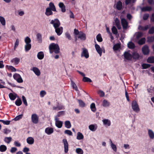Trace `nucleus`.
<instances>
[{
  "label": "nucleus",
  "mask_w": 154,
  "mask_h": 154,
  "mask_svg": "<svg viewBox=\"0 0 154 154\" xmlns=\"http://www.w3.org/2000/svg\"><path fill=\"white\" fill-rule=\"evenodd\" d=\"M49 50L50 53H52L54 52L56 54H58L60 52V48L57 44L54 43L51 44L49 46Z\"/></svg>",
  "instance_id": "f257e3e1"
},
{
  "label": "nucleus",
  "mask_w": 154,
  "mask_h": 154,
  "mask_svg": "<svg viewBox=\"0 0 154 154\" xmlns=\"http://www.w3.org/2000/svg\"><path fill=\"white\" fill-rule=\"evenodd\" d=\"M132 108L133 110L136 112H138L140 110L137 102L135 100L133 101L131 103Z\"/></svg>",
  "instance_id": "f03ea898"
},
{
  "label": "nucleus",
  "mask_w": 154,
  "mask_h": 154,
  "mask_svg": "<svg viewBox=\"0 0 154 154\" xmlns=\"http://www.w3.org/2000/svg\"><path fill=\"white\" fill-rule=\"evenodd\" d=\"M51 23L53 25V26L54 28H56L59 27L60 25V23L57 19H54V20H52Z\"/></svg>",
  "instance_id": "7ed1b4c3"
},
{
  "label": "nucleus",
  "mask_w": 154,
  "mask_h": 154,
  "mask_svg": "<svg viewBox=\"0 0 154 154\" xmlns=\"http://www.w3.org/2000/svg\"><path fill=\"white\" fill-rule=\"evenodd\" d=\"M82 51L81 53V57H85L86 58H88L89 57V54L88 50L85 48H82Z\"/></svg>",
  "instance_id": "20e7f679"
},
{
  "label": "nucleus",
  "mask_w": 154,
  "mask_h": 154,
  "mask_svg": "<svg viewBox=\"0 0 154 154\" xmlns=\"http://www.w3.org/2000/svg\"><path fill=\"white\" fill-rule=\"evenodd\" d=\"M142 51L144 55H147L149 54V49L148 46L145 45L142 48Z\"/></svg>",
  "instance_id": "39448f33"
},
{
  "label": "nucleus",
  "mask_w": 154,
  "mask_h": 154,
  "mask_svg": "<svg viewBox=\"0 0 154 154\" xmlns=\"http://www.w3.org/2000/svg\"><path fill=\"white\" fill-rule=\"evenodd\" d=\"M31 119L33 123L35 124L38 123V118L37 115L35 114H32L31 116Z\"/></svg>",
  "instance_id": "423d86ee"
},
{
  "label": "nucleus",
  "mask_w": 154,
  "mask_h": 154,
  "mask_svg": "<svg viewBox=\"0 0 154 154\" xmlns=\"http://www.w3.org/2000/svg\"><path fill=\"white\" fill-rule=\"evenodd\" d=\"M124 57L125 59L130 60L132 59V54L128 51H125L124 53Z\"/></svg>",
  "instance_id": "0eeeda50"
},
{
  "label": "nucleus",
  "mask_w": 154,
  "mask_h": 154,
  "mask_svg": "<svg viewBox=\"0 0 154 154\" xmlns=\"http://www.w3.org/2000/svg\"><path fill=\"white\" fill-rule=\"evenodd\" d=\"M77 38L81 40L85 41L86 39L85 34L82 32H80V33L77 35Z\"/></svg>",
  "instance_id": "6e6552de"
},
{
  "label": "nucleus",
  "mask_w": 154,
  "mask_h": 154,
  "mask_svg": "<svg viewBox=\"0 0 154 154\" xmlns=\"http://www.w3.org/2000/svg\"><path fill=\"white\" fill-rule=\"evenodd\" d=\"M63 141L64 145V152L66 153L68 151V143L66 139H63Z\"/></svg>",
  "instance_id": "1a4fd4ad"
},
{
  "label": "nucleus",
  "mask_w": 154,
  "mask_h": 154,
  "mask_svg": "<svg viewBox=\"0 0 154 154\" xmlns=\"http://www.w3.org/2000/svg\"><path fill=\"white\" fill-rule=\"evenodd\" d=\"M95 47L97 51L99 54L100 56H101L102 54V50L100 46L96 44L95 45Z\"/></svg>",
  "instance_id": "9d476101"
},
{
  "label": "nucleus",
  "mask_w": 154,
  "mask_h": 154,
  "mask_svg": "<svg viewBox=\"0 0 154 154\" xmlns=\"http://www.w3.org/2000/svg\"><path fill=\"white\" fill-rule=\"evenodd\" d=\"M122 26L124 29H126L128 26V23L125 19L122 18L121 20Z\"/></svg>",
  "instance_id": "9b49d317"
},
{
  "label": "nucleus",
  "mask_w": 154,
  "mask_h": 154,
  "mask_svg": "<svg viewBox=\"0 0 154 154\" xmlns=\"http://www.w3.org/2000/svg\"><path fill=\"white\" fill-rule=\"evenodd\" d=\"M55 32L57 33L58 35H60L63 32V28L62 27L57 28H55Z\"/></svg>",
  "instance_id": "f8f14e48"
},
{
  "label": "nucleus",
  "mask_w": 154,
  "mask_h": 154,
  "mask_svg": "<svg viewBox=\"0 0 154 154\" xmlns=\"http://www.w3.org/2000/svg\"><path fill=\"white\" fill-rule=\"evenodd\" d=\"M45 132L48 135H50L53 133L54 129L52 128L48 127L45 128Z\"/></svg>",
  "instance_id": "ddd939ff"
},
{
  "label": "nucleus",
  "mask_w": 154,
  "mask_h": 154,
  "mask_svg": "<svg viewBox=\"0 0 154 154\" xmlns=\"http://www.w3.org/2000/svg\"><path fill=\"white\" fill-rule=\"evenodd\" d=\"M132 59L133 58L135 60L138 59L140 57L139 54L136 51L132 53Z\"/></svg>",
  "instance_id": "4468645a"
},
{
  "label": "nucleus",
  "mask_w": 154,
  "mask_h": 154,
  "mask_svg": "<svg viewBox=\"0 0 154 154\" xmlns=\"http://www.w3.org/2000/svg\"><path fill=\"white\" fill-rule=\"evenodd\" d=\"M55 125L59 128H60L62 127L63 125V122L59 120L55 119Z\"/></svg>",
  "instance_id": "2eb2a0df"
},
{
  "label": "nucleus",
  "mask_w": 154,
  "mask_h": 154,
  "mask_svg": "<svg viewBox=\"0 0 154 154\" xmlns=\"http://www.w3.org/2000/svg\"><path fill=\"white\" fill-rule=\"evenodd\" d=\"M52 11L49 8H47L46 9L45 13V15L47 16L52 15L53 14V13Z\"/></svg>",
  "instance_id": "dca6fc26"
},
{
  "label": "nucleus",
  "mask_w": 154,
  "mask_h": 154,
  "mask_svg": "<svg viewBox=\"0 0 154 154\" xmlns=\"http://www.w3.org/2000/svg\"><path fill=\"white\" fill-rule=\"evenodd\" d=\"M64 111H61L58 112L57 115L55 116L54 119L59 120V119L58 118L64 115Z\"/></svg>",
  "instance_id": "f3484780"
},
{
  "label": "nucleus",
  "mask_w": 154,
  "mask_h": 154,
  "mask_svg": "<svg viewBox=\"0 0 154 154\" xmlns=\"http://www.w3.org/2000/svg\"><path fill=\"white\" fill-rule=\"evenodd\" d=\"M97 126L96 124H91L89 125V129L92 131H95L97 129Z\"/></svg>",
  "instance_id": "a211bd4d"
},
{
  "label": "nucleus",
  "mask_w": 154,
  "mask_h": 154,
  "mask_svg": "<svg viewBox=\"0 0 154 154\" xmlns=\"http://www.w3.org/2000/svg\"><path fill=\"white\" fill-rule=\"evenodd\" d=\"M141 10V11L143 12L149 11L152 10V8L150 6H146L142 8Z\"/></svg>",
  "instance_id": "6ab92c4d"
},
{
  "label": "nucleus",
  "mask_w": 154,
  "mask_h": 154,
  "mask_svg": "<svg viewBox=\"0 0 154 154\" xmlns=\"http://www.w3.org/2000/svg\"><path fill=\"white\" fill-rule=\"evenodd\" d=\"M26 141L27 143L29 144H33L34 141V139L31 137H28L26 139Z\"/></svg>",
  "instance_id": "aec40b11"
},
{
  "label": "nucleus",
  "mask_w": 154,
  "mask_h": 154,
  "mask_svg": "<svg viewBox=\"0 0 154 154\" xmlns=\"http://www.w3.org/2000/svg\"><path fill=\"white\" fill-rule=\"evenodd\" d=\"M59 6L61 9V11L63 12H65L66 11L65 6L62 2H60L59 4Z\"/></svg>",
  "instance_id": "412c9836"
},
{
  "label": "nucleus",
  "mask_w": 154,
  "mask_h": 154,
  "mask_svg": "<svg viewBox=\"0 0 154 154\" xmlns=\"http://www.w3.org/2000/svg\"><path fill=\"white\" fill-rule=\"evenodd\" d=\"M32 70L35 73L37 76H39L40 75V72L39 70L36 67H33Z\"/></svg>",
  "instance_id": "4be33fe9"
},
{
  "label": "nucleus",
  "mask_w": 154,
  "mask_h": 154,
  "mask_svg": "<svg viewBox=\"0 0 154 154\" xmlns=\"http://www.w3.org/2000/svg\"><path fill=\"white\" fill-rule=\"evenodd\" d=\"M44 54L42 51H40L38 52L37 55V57L39 60L42 59L44 58Z\"/></svg>",
  "instance_id": "5701e85b"
},
{
  "label": "nucleus",
  "mask_w": 154,
  "mask_h": 154,
  "mask_svg": "<svg viewBox=\"0 0 154 154\" xmlns=\"http://www.w3.org/2000/svg\"><path fill=\"white\" fill-rule=\"evenodd\" d=\"M122 2L120 1H118L116 5V8L119 10L122 9Z\"/></svg>",
  "instance_id": "b1692460"
},
{
  "label": "nucleus",
  "mask_w": 154,
  "mask_h": 154,
  "mask_svg": "<svg viewBox=\"0 0 154 154\" xmlns=\"http://www.w3.org/2000/svg\"><path fill=\"white\" fill-rule=\"evenodd\" d=\"M49 7L50 8L52 11H56L55 7L54 4L52 2H51L49 4Z\"/></svg>",
  "instance_id": "393cba45"
},
{
  "label": "nucleus",
  "mask_w": 154,
  "mask_h": 154,
  "mask_svg": "<svg viewBox=\"0 0 154 154\" xmlns=\"http://www.w3.org/2000/svg\"><path fill=\"white\" fill-rule=\"evenodd\" d=\"M148 134L150 139H153L154 138V133L151 130H148Z\"/></svg>",
  "instance_id": "a878e982"
},
{
  "label": "nucleus",
  "mask_w": 154,
  "mask_h": 154,
  "mask_svg": "<svg viewBox=\"0 0 154 154\" xmlns=\"http://www.w3.org/2000/svg\"><path fill=\"white\" fill-rule=\"evenodd\" d=\"M128 47L130 49H133L135 48V46L134 43L130 42L128 44Z\"/></svg>",
  "instance_id": "bb28decb"
},
{
  "label": "nucleus",
  "mask_w": 154,
  "mask_h": 154,
  "mask_svg": "<svg viewBox=\"0 0 154 154\" xmlns=\"http://www.w3.org/2000/svg\"><path fill=\"white\" fill-rule=\"evenodd\" d=\"M103 124L105 125H107L109 126L111 125V122L110 120L108 119H104L102 120Z\"/></svg>",
  "instance_id": "cd10ccee"
},
{
  "label": "nucleus",
  "mask_w": 154,
  "mask_h": 154,
  "mask_svg": "<svg viewBox=\"0 0 154 154\" xmlns=\"http://www.w3.org/2000/svg\"><path fill=\"white\" fill-rule=\"evenodd\" d=\"M7 149V146L4 145H1L0 146V151L2 152H5Z\"/></svg>",
  "instance_id": "c85d7f7f"
},
{
  "label": "nucleus",
  "mask_w": 154,
  "mask_h": 154,
  "mask_svg": "<svg viewBox=\"0 0 154 154\" xmlns=\"http://www.w3.org/2000/svg\"><path fill=\"white\" fill-rule=\"evenodd\" d=\"M146 40L145 38H143L138 41L137 43L140 45H143L145 43Z\"/></svg>",
  "instance_id": "c756f323"
},
{
  "label": "nucleus",
  "mask_w": 154,
  "mask_h": 154,
  "mask_svg": "<svg viewBox=\"0 0 154 154\" xmlns=\"http://www.w3.org/2000/svg\"><path fill=\"white\" fill-rule=\"evenodd\" d=\"M20 61V59L18 57H15L11 60L12 63L14 62L15 64L17 65L18 64Z\"/></svg>",
  "instance_id": "7c9ffc66"
},
{
  "label": "nucleus",
  "mask_w": 154,
  "mask_h": 154,
  "mask_svg": "<svg viewBox=\"0 0 154 154\" xmlns=\"http://www.w3.org/2000/svg\"><path fill=\"white\" fill-rule=\"evenodd\" d=\"M76 138L78 140H81L84 138V136L82 133L78 132L77 134Z\"/></svg>",
  "instance_id": "2f4dec72"
},
{
  "label": "nucleus",
  "mask_w": 154,
  "mask_h": 154,
  "mask_svg": "<svg viewBox=\"0 0 154 154\" xmlns=\"http://www.w3.org/2000/svg\"><path fill=\"white\" fill-rule=\"evenodd\" d=\"M110 142L112 148L115 152H116L117 151V147L116 146L112 143L111 139H110Z\"/></svg>",
  "instance_id": "473e14b6"
},
{
  "label": "nucleus",
  "mask_w": 154,
  "mask_h": 154,
  "mask_svg": "<svg viewBox=\"0 0 154 154\" xmlns=\"http://www.w3.org/2000/svg\"><path fill=\"white\" fill-rule=\"evenodd\" d=\"M31 44H26L25 46V51L27 52L29 51L31 48Z\"/></svg>",
  "instance_id": "72a5a7b5"
},
{
  "label": "nucleus",
  "mask_w": 154,
  "mask_h": 154,
  "mask_svg": "<svg viewBox=\"0 0 154 154\" xmlns=\"http://www.w3.org/2000/svg\"><path fill=\"white\" fill-rule=\"evenodd\" d=\"M79 106L81 107H84L85 106V103L81 100H78Z\"/></svg>",
  "instance_id": "f704fd0d"
},
{
  "label": "nucleus",
  "mask_w": 154,
  "mask_h": 154,
  "mask_svg": "<svg viewBox=\"0 0 154 154\" xmlns=\"http://www.w3.org/2000/svg\"><path fill=\"white\" fill-rule=\"evenodd\" d=\"M65 126L67 128H69L71 127L70 122L69 121H66L65 122Z\"/></svg>",
  "instance_id": "c9c22d12"
},
{
  "label": "nucleus",
  "mask_w": 154,
  "mask_h": 154,
  "mask_svg": "<svg viewBox=\"0 0 154 154\" xmlns=\"http://www.w3.org/2000/svg\"><path fill=\"white\" fill-rule=\"evenodd\" d=\"M17 94H15V95H14L12 93H10L9 95V96L11 100H14L16 98Z\"/></svg>",
  "instance_id": "e433bc0d"
},
{
  "label": "nucleus",
  "mask_w": 154,
  "mask_h": 154,
  "mask_svg": "<svg viewBox=\"0 0 154 154\" xmlns=\"http://www.w3.org/2000/svg\"><path fill=\"white\" fill-rule=\"evenodd\" d=\"M12 140V138L11 137H5L4 139V141L7 143H9Z\"/></svg>",
  "instance_id": "4c0bfd02"
},
{
  "label": "nucleus",
  "mask_w": 154,
  "mask_h": 154,
  "mask_svg": "<svg viewBox=\"0 0 154 154\" xmlns=\"http://www.w3.org/2000/svg\"><path fill=\"white\" fill-rule=\"evenodd\" d=\"M147 62L150 63H154V57H150L147 59Z\"/></svg>",
  "instance_id": "58836bf2"
},
{
  "label": "nucleus",
  "mask_w": 154,
  "mask_h": 154,
  "mask_svg": "<svg viewBox=\"0 0 154 154\" xmlns=\"http://www.w3.org/2000/svg\"><path fill=\"white\" fill-rule=\"evenodd\" d=\"M15 104L17 106H20L22 103V102L20 99H17L15 101Z\"/></svg>",
  "instance_id": "ea45409f"
},
{
  "label": "nucleus",
  "mask_w": 154,
  "mask_h": 154,
  "mask_svg": "<svg viewBox=\"0 0 154 154\" xmlns=\"http://www.w3.org/2000/svg\"><path fill=\"white\" fill-rule=\"evenodd\" d=\"M0 22L1 24L4 26L5 25L6 21L5 18L2 16H0Z\"/></svg>",
  "instance_id": "a19ab883"
},
{
  "label": "nucleus",
  "mask_w": 154,
  "mask_h": 154,
  "mask_svg": "<svg viewBox=\"0 0 154 154\" xmlns=\"http://www.w3.org/2000/svg\"><path fill=\"white\" fill-rule=\"evenodd\" d=\"M96 39L99 42H101L103 41L101 35L100 33L97 35Z\"/></svg>",
  "instance_id": "79ce46f5"
},
{
  "label": "nucleus",
  "mask_w": 154,
  "mask_h": 154,
  "mask_svg": "<svg viewBox=\"0 0 154 154\" xmlns=\"http://www.w3.org/2000/svg\"><path fill=\"white\" fill-rule=\"evenodd\" d=\"M37 37L38 42L39 43H41L42 42V35L39 33L37 34Z\"/></svg>",
  "instance_id": "37998d69"
},
{
  "label": "nucleus",
  "mask_w": 154,
  "mask_h": 154,
  "mask_svg": "<svg viewBox=\"0 0 154 154\" xmlns=\"http://www.w3.org/2000/svg\"><path fill=\"white\" fill-rule=\"evenodd\" d=\"M82 81L85 82H92V80L91 79L85 76L83 78Z\"/></svg>",
  "instance_id": "c03bdc74"
},
{
  "label": "nucleus",
  "mask_w": 154,
  "mask_h": 154,
  "mask_svg": "<svg viewBox=\"0 0 154 154\" xmlns=\"http://www.w3.org/2000/svg\"><path fill=\"white\" fill-rule=\"evenodd\" d=\"M109 103L106 100H104L103 102L102 105L104 107H107L109 106Z\"/></svg>",
  "instance_id": "a18cd8bd"
},
{
  "label": "nucleus",
  "mask_w": 154,
  "mask_h": 154,
  "mask_svg": "<svg viewBox=\"0 0 154 154\" xmlns=\"http://www.w3.org/2000/svg\"><path fill=\"white\" fill-rule=\"evenodd\" d=\"M90 108L91 110L94 112L96 111L95 104L94 103H92L90 105Z\"/></svg>",
  "instance_id": "49530a36"
},
{
  "label": "nucleus",
  "mask_w": 154,
  "mask_h": 154,
  "mask_svg": "<svg viewBox=\"0 0 154 154\" xmlns=\"http://www.w3.org/2000/svg\"><path fill=\"white\" fill-rule=\"evenodd\" d=\"M71 85L73 88L75 89V90L76 91H78V88L72 80L71 81Z\"/></svg>",
  "instance_id": "de8ad7c7"
},
{
  "label": "nucleus",
  "mask_w": 154,
  "mask_h": 154,
  "mask_svg": "<svg viewBox=\"0 0 154 154\" xmlns=\"http://www.w3.org/2000/svg\"><path fill=\"white\" fill-rule=\"evenodd\" d=\"M6 67H8V69L11 70L12 72H15L16 71V69L12 66H8V65H6Z\"/></svg>",
  "instance_id": "09e8293b"
},
{
  "label": "nucleus",
  "mask_w": 154,
  "mask_h": 154,
  "mask_svg": "<svg viewBox=\"0 0 154 154\" xmlns=\"http://www.w3.org/2000/svg\"><path fill=\"white\" fill-rule=\"evenodd\" d=\"M112 31L113 33L115 35H117L118 33V31L115 26H113L112 28Z\"/></svg>",
  "instance_id": "8fccbe9b"
},
{
  "label": "nucleus",
  "mask_w": 154,
  "mask_h": 154,
  "mask_svg": "<svg viewBox=\"0 0 154 154\" xmlns=\"http://www.w3.org/2000/svg\"><path fill=\"white\" fill-rule=\"evenodd\" d=\"M76 152L78 154H83L84 152L83 150L80 148H78L76 149Z\"/></svg>",
  "instance_id": "3c124183"
},
{
  "label": "nucleus",
  "mask_w": 154,
  "mask_h": 154,
  "mask_svg": "<svg viewBox=\"0 0 154 154\" xmlns=\"http://www.w3.org/2000/svg\"><path fill=\"white\" fill-rule=\"evenodd\" d=\"M24 41L26 44H30L31 40L30 38L27 36L25 38Z\"/></svg>",
  "instance_id": "603ef678"
},
{
  "label": "nucleus",
  "mask_w": 154,
  "mask_h": 154,
  "mask_svg": "<svg viewBox=\"0 0 154 154\" xmlns=\"http://www.w3.org/2000/svg\"><path fill=\"white\" fill-rule=\"evenodd\" d=\"M151 65L149 64L144 63L142 64V67L143 69H146L149 67Z\"/></svg>",
  "instance_id": "864d4df0"
},
{
  "label": "nucleus",
  "mask_w": 154,
  "mask_h": 154,
  "mask_svg": "<svg viewBox=\"0 0 154 154\" xmlns=\"http://www.w3.org/2000/svg\"><path fill=\"white\" fill-rule=\"evenodd\" d=\"M22 101L24 104L25 105V106H28V104L26 97L24 96H22Z\"/></svg>",
  "instance_id": "5fc2aeb1"
},
{
  "label": "nucleus",
  "mask_w": 154,
  "mask_h": 154,
  "mask_svg": "<svg viewBox=\"0 0 154 154\" xmlns=\"http://www.w3.org/2000/svg\"><path fill=\"white\" fill-rule=\"evenodd\" d=\"M57 106L58 108V110L64 109H65L64 106L62 105L59 104V103H58Z\"/></svg>",
  "instance_id": "6e6d98bb"
},
{
  "label": "nucleus",
  "mask_w": 154,
  "mask_h": 154,
  "mask_svg": "<svg viewBox=\"0 0 154 154\" xmlns=\"http://www.w3.org/2000/svg\"><path fill=\"white\" fill-rule=\"evenodd\" d=\"M98 94H99L100 97H103L104 96L105 93L104 92L101 90H99L98 91Z\"/></svg>",
  "instance_id": "4d7b16f0"
},
{
  "label": "nucleus",
  "mask_w": 154,
  "mask_h": 154,
  "mask_svg": "<svg viewBox=\"0 0 154 154\" xmlns=\"http://www.w3.org/2000/svg\"><path fill=\"white\" fill-rule=\"evenodd\" d=\"M120 48V46L119 44H115L113 47V49L114 50H117Z\"/></svg>",
  "instance_id": "13d9d810"
},
{
  "label": "nucleus",
  "mask_w": 154,
  "mask_h": 154,
  "mask_svg": "<svg viewBox=\"0 0 154 154\" xmlns=\"http://www.w3.org/2000/svg\"><path fill=\"white\" fill-rule=\"evenodd\" d=\"M64 133L69 135H72V133L71 131L69 130H66L65 131Z\"/></svg>",
  "instance_id": "bf43d9fd"
},
{
  "label": "nucleus",
  "mask_w": 154,
  "mask_h": 154,
  "mask_svg": "<svg viewBox=\"0 0 154 154\" xmlns=\"http://www.w3.org/2000/svg\"><path fill=\"white\" fill-rule=\"evenodd\" d=\"M23 116V115L22 114L16 116L14 119V120L15 121H17L21 119Z\"/></svg>",
  "instance_id": "052dcab7"
},
{
  "label": "nucleus",
  "mask_w": 154,
  "mask_h": 154,
  "mask_svg": "<svg viewBox=\"0 0 154 154\" xmlns=\"http://www.w3.org/2000/svg\"><path fill=\"white\" fill-rule=\"evenodd\" d=\"M20 76V75L18 73H16L13 75L14 78L16 80H17Z\"/></svg>",
  "instance_id": "680f3d73"
},
{
  "label": "nucleus",
  "mask_w": 154,
  "mask_h": 154,
  "mask_svg": "<svg viewBox=\"0 0 154 154\" xmlns=\"http://www.w3.org/2000/svg\"><path fill=\"white\" fill-rule=\"evenodd\" d=\"M46 94V92L45 91H40V95L41 97H43Z\"/></svg>",
  "instance_id": "e2e57ef3"
},
{
  "label": "nucleus",
  "mask_w": 154,
  "mask_h": 154,
  "mask_svg": "<svg viewBox=\"0 0 154 154\" xmlns=\"http://www.w3.org/2000/svg\"><path fill=\"white\" fill-rule=\"evenodd\" d=\"M149 14H144L143 16V20H147L149 17Z\"/></svg>",
  "instance_id": "0e129e2a"
},
{
  "label": "nucleus",
  "mask_w": 154,
  "mask_h": 154,
  "mask_svg": "<svg viewBox=\"0 0 154 154\" xmlns=\"http://www.w3.org/2000/svg\"><path fill=\"white\" fill-rule=\"evenodd\" d=\"M148 32L150 34H152L154 33V27H152L149 30Z\"/></svg>",
  "instance_id": "69168bd1"
},
{
  "label": "nucleus",
  "mask_w": 154,
  "mask_h": 154,
  "mask_svg": "<svg viewBox=\"0 0 154 154\" xmlns=\"http://www.w3.org/2000/svg\"><path fill=\"white\" fill-rule=\"evenodd\" d=\"M17 150V149L15 147H12L10 150V152L12 153H14Z\"/></svg>",
  "instance_id": "338daca9"
},
{
  "label": "nucleus",
  "mask_w": 154,
  "mask_h": 154,
  "mask_svg": "<svg viewBox=\"0 0 154 154\" xmlns=\"http://www.w3.org/2000/svg\"><path fill=\"white\" fill-rule=\"evenodd\" d=\"M143 35V34L142 32H139L136 35V38L137 39H139Z\"/></svg>",
  "instance_id": "774afa93"
}]
</instances>
